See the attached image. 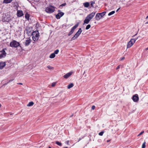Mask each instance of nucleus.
<instances>
[{"mask_svg":"<svg viewBox=\"0 0 148 148\" xmlns=\"http://www.w3.org/2000/svg\"><path fill=\"white\" fill-rule=\"evenodd\" d=\"M95 14V12H93L88 15L84 21V24H88L90 20L93 18Z\"/></svg>","mask_w":148,"mask_h":148,"instance_id":"obj_1","label":"nucleus"},{"mask_svg":"<svg viewBox=\"0 0 148 148\" xmlns=\"http://www.w3.org/2000/svg\"><path fill=\"white\" fill-rule=\"evenodd\" d=\"M33 40L34 41H37L39 37V34L38 31L33 32L32 33Z\"/></svg>","mask_w":148,"mask_h":148,"instance_id":"obj_2","label":"nucleus"},{"mask_svg":"<svg viewBox=\"0 0 148 148\" xmlns=\"http://www.w3.org/2000/svg\"><path fill=\"white\" fill-rule=\"evenodd\" d=\"M10 45L11 47L17 48L20 46V44L16 41L13 40L10 43Z\"/></svg>","mask_w":148,"mask_h":148,"instance_id":"obj_3","label":"nucleus"},{"mask_svg":"<svg viewBox=\"0 0 148 148\" xmlns=\"http://www.w3.org/2000/svg\"><path fill=\"white\" fill-rule=\"evenodd\" d=\"M3 19L4 21L9 22L11 19L10 14L8 13H7L3 14Z\"/></svg>","mask_w":148,"mask_h":148,"instance_id":"obj_4","label":"nucleus"},{"mask_svg":"<svg viewBox=\"0 0 148 148\" xmlns=\"http://www.w3.org/2000/svg\"><path fill=\"white\" fill-rule=\"evenodd\" d=\"M55 11V7L52 6H49L46 8V12L49 13H51Z\"/></svg>","mask_w":148,"mask_h":148,"instance_id":"obj_5","label":"nucleus"},{"mask_svg":"<svg viewBox=\"0 0 148 148\" xmlns=\"http://www.w3.org/2000/svg\"><path fill=\"white\" fill-rule=\"evenodd\" d=\"M138 37L136 39L134 38L131 39L128 42L127 45V47L129 48L132 46L135 42L136 40L138 38Z\"/></svg>","mask_w":148,"mask_h":148,"instance_id":"obj_6","label":"nucleus"},{"mask_svg":"<svg viewBox=\"0 0 148 148\" xmlns=\"http://www.w3.org/2000/svg\"><path fill=\"white\" fill-rule=\"evenodd\" d=\"M106 13V12L104 11L101 13H97L95 16L96 20L97 21L99 20Z\"/></svg>","mask_w":148,"mask_h":148,"instance_id":"obj_7","label":"nucleus"},{"mask_svg":"<svg viewBox=\"0 0 148 148\" xmlns=\"http://www.w3.org/2000/svg\"><path fill=\"white\" fill-rule=\"evenodd\" d=\"M79 25V23H78L72 28L71 30V31L68 34V36H70L73 33L75 30L78 27Z\"/></svg>","mask_w":148,"mask_h":148,"instance_id":"obj_8","label":"nucleus"},{"mask_svg":"<svg viewBox=\"0 0 148 148\" xmlns=\"http://www.w3.org/2000/svg\"><path fill=\"white\" fill-rule=\"evenodd\" d=\"M5 50H7L5 48L0 51V52L1 53L0 54V59L4 58L6 56L7 54L5 52Z\"/></svg>","mask_w":148,"mask_h":148,"instance_id":"obj_9","label":"nucleus"},{"mask_svg":"<svg viewBox=\"0 0 148 148\" xmlns=\"http://www.w3.org/2000/svg\"><path fill=\"white\" fill-rule=\"evenodd\" d=\"M132 99L134 102H137L139 100V97L137 94H135L132 97Z\"/></svg>","mask_w":148,"mask_h":148,"instance_id":"obj_10","label":"nucleus"},{"mask_svg":"<svg viewBox=\"0 0 148 148\" xmlns=\"http://www.w3.org/2000/svg\"><path fill=\"white\" fill-rule=\"evenodd\" d=\"M64 13L62 12H59L56 15V17L57 19H59L64 15Z\"/></svg>","mask_w":148,"mask_h":148,"instance_id":"obj_11","label":"nucleus"},{"mask_svg":"<svg viewBox=\"0 0 148 148\" xmlns=\"http://www.w3.org/2000/svg\"><path fill=\"white\" fill-rule=\"evenodd\" d=\"M17 16L19 17L22 16L23 15V11L20 10L17 11Z\"/></svg>","mask_w":148,"mask_h":148,"instance_id":"obj_12","label":"nucleus"},{"mask_svg":"<svg viewBox=\"0 0 148 148\" xmlns=\"http://www.w3.org/2000/svg\"><path fill=\"white\" fill-rule=\"evenodd\" d=\"M72 72H69L66 74L63 77L64 78L66 79H67L72 75Z\"/></svg>","mask_w":148,"mask_h":148,"instance_id":"obj_13","label":"nucleus"},{"mask_svg":"<svg viewBox=\"0 0 148 148\" xmlns=\"http://www.w3.org/2000/svg\"><path fill=\"white\" fill-rule=\"evenodd\" d=\"M31 42V40L30 39H27L25 41V46H28L29 45V44H30Z\"/></svg>","mask_w":148,"mask_h":148,"instance_id":"obj_14","label":"nucleus"},{"mask_svg":"<svg viewBox=\"0 0 148 148\" xmlns=\"http://www.w3.org/2000/svg\"><path fill=\"white\" fill-rule=\"evenodd\" d=\"M5 62H0V68L2 69L5 66Z\"/></svg>","mask_w":148,"mask_h":148,"instance_id":"obj_15","label":"nucleus"},{"mask_svg":"<svg viewBox=\"0 0 148 148\" xmlns=\"http://www.w3.org/2000/svg\"><path fill=\"white\" fill-rule=\"evenodd\" d=\"M12 1V0H4L3 3L7 4L11 3Z\"/></svg>","mask_w":148,"mask_h":148,"instance_id":"obj_16","label":"nucleus"},{"mask_svg":"<svg viewBox=\"0 0 148 148\" xmlns=\"http://www.w3.org/2000/svg\"><path fill=\"white\" fill-rule=\"evenodd\" d=\"M84 5L85 7L88 8L89 5V3L88 2L85 3H84Z\"/></svg>","mask_w":148,"mask_h":148,"instance_id":"obj_17","label":"nucleus"},{"mask_svg":"<svg viewBox=\"0 0 148 148\" xmlns=\"http://www.w3.org/2000/svg\"><path fill=\"white\" fill-rule=\"evenodd\" d=\"M74 86L73 84V83H71L68 85L67 86V88L68 89H70L71 88H72Z\"/></svg>","mask_w":148,"mask_h":148,"instance_id":"obj_18","label":"nucleus"},{"mask_svg":"<svg viewBox=\"0 0 148 148\" xmlns=\"http://www.w3.org/2000/svg\"><path fill=\"white\" fill-rule=\"evenodd\" d=\"M34 104V103L32 101L30 102H29L28 104L27 105V106H32Z\"/></svg>","mask_w":148,"mask_h":148,"instance_id":"obj_19","label":"nucleus"},{"mask_svg":"<svg viewBox=\"0 0 148 148\" xmlns=\"http://www.w3.org/2000/svg\"><path fill=\"white\" fill-rule=\"evenodd\" d=\"M55 57V55L53 53H52L50 54L49 58H54Z\"/></svg>","mask_w":148,"mask_h":148,"instance_id":"obj_20","label":"nucleus"},{"mask_svg":"<svg viewBox=\"0 0 148 148\" xmlns=\"http://www.w3.org/2000/svg\"><path fill=\"white\" fill-rule=\"evenodd\" d=\"M25 18L27 20L29 19V15L27 13H26L25 14Z\"/></svg>","mask_w":148,"mask_h":148,"instance_id":"obj_21","label":"nucleus"},{"mask_svg":"<svg viewBox=\"0 0 148 148\" xmlns=\"http://www.w3.org/2000/svg\"><path fill=\"white\" fill-rule=\"evenodd\" d=\"M56 143L58 145L61 146H62V143L58 141H56Z\"/></svg>","mask_w":148,"mask_h":148,"instance_id":"obj_22","label":"nucleus"},{"mask_svg":"<svg viewBox=\"0 0 148 148\" xmlns=\"http://www.w3.org/2000/svg\"><path fill=\"white\" fill-rule=\"evenodd\" d=\"M115 12V11H112V12H110V13H108V15L110 16V15L114 14Z\"/></svg>","mask_w":148,"mask_h":148,"instance_id":"obj_23","label":"nucleus"},{"mask_svg":"<svg viewBox=\"0 0 148 148\" xmlns=\"http://www.w3.org/2000/svg\"><path fill=\"white\" fill-rule=\"evenodd\" d=\"M78 37L75 35L71 38V41L75 40V39L77 38Z\"/></svg>","mask_w":148,"mask_h":148,"instance_id":"obj_24","label":"nucleus"},{"mask_svg":"<svg viewBox=\"0 0 148 148\" xmlns=\"http://www.w3.org/2000/svg\"><path fill=\"white\" fill-rule=\"evenodd\" d=\"M59 52V50L58 49H57L54 51L53 53L55 54H57Z\"/></svg>","mask_w":148,"mask_h":148,"instance_id":"obj_25","label":"nucleus"},{"mask_svg":"<svg viewBox=\"0 0 148 148\" xmlns=\"http://www.w3.org/2000/svg\"><path fill=\"white\" fill-rule=\"evenodd\" d=\"M91 5L92 7H93V5L95 4V2L94 1H92L90 2Z\"/></svg>","mask_w":148,"mask_h":148,"instance_id":"obj_26","label":"nucleus"},{"mask_svg":"<svg viewBox=\"0 0 148 148\" xmlns=\"http://www.w3.org/2000/svg\"><path fill=\"white\" fill-rule=\"evenodd\" d=\"M91 27V25L90 24H88L87 25V26H86V30H88V29H89Z\"/></svg>","mask_w":148,"mask_h":148,"instance_id":"obj_27","label":"nucleus"},{"mask_svg":"<svg viewBox=\"0 0 148 148\" xmlns=\"http://www.w3.org/2000/svg\"><path fill=\"white\" fill-rule=\"evenodd\" d=\"M82 29L81 28H79L78 31H77V33H79V34H81V32H82Z\"/></svg>","mask_w":148,"mask_h":148,"instance_id":"obj_28","label":"nucleus"},{"mask_svg":"<svg viewBox=\"0 0 148 148\" xmlns=\"http://www.w3.org/2000/svg\"><path fill=\"white\" fill-rule=\"evenodd\" d=\"M145 142H144L142 145V148H145Z\"/></svg>","mask_w":148,"mask_h":148,"instance_id":"obj_29","label":"nucleus"},{"mask_svg":"<svg viewBox=\"0 0 148 148\" xmlns=\"http://www.w3.org/2000/svg\"><path fill=\"white\" fill-rule=\"evenodd\" d=\"M47 67L50 70H52L53 69V67H52L51 66H47Z\"/></svg>","mask_w":148,"mask_h":148,"instance_id":"obj_30","label":"nucleus"},{"mask_svg":"<svg viewBox=\"0 0 148 148\" xmlns=\"http://www.w3.org/2000/svg\"><path fill=\"white\" fill-rule=\"evenodd\" d=\"M104 132L102 131L99 133V135L100 136H102L103 135Z\"/></svg>","mask_w":148,"mask_h":148,"instance_id":"obj_31","label":"nucleus"},{"mask_svg":"<svg viewBox=\"0 0 148 148\" xmlns=\"http://www.w3.org/2000/svg\"><path fill=\"white\" fill-rule=\"evenodd\" d=\"M56 84V83H54V82L52 84L51 86L52 87H54V86H55Z\"/></svg>","mask_w":148,"mask_h":148,"instance_id":"obj_32","label":"nucleus"},{"mask_svg":"<svg viewBox=\"0 0 148 148\" xmlns=\"http://www.w3.org/2000/svg\"><path fill=\"white\" fill-rule=\"evenodd\" d=\"M75 35L76 36H77L78 37L80 35V34L77 32Z\"/></svg>","mask_w":148,"mask_h":148,"instance_id":"obj_33","label":"nucleus"},{"mask_svg":"<svg viewBox=\"0 0 148 148\" xmlns=\"http://www.w3.org/2000/svg\"><path fill=\"white\" fill-rule=\"evenodd\" d=\"M66 5V3H64L63 4H62L61 5H60V6H65Z\"/></svg>","mask_w":148,"mask_h":148,"instance_id":"obj_34","label":"nucleus"},{"mask_svg":"<svg viewBox=\"0 0 148 148\" xmlns=\"http://www.w3.org/2000/svg\"><path fill=\"white\" fill-rule=\"evenodd\" d=\"M13 80H14V79H12L11 80H10L9 81V82H8V83L5 84V85H6L8 83H9L11 82Z\"/></svg>","mask_w":148,"mask_h":148,"instance_id":"obj_35","label":"nucleus"},{"mask_svg":"<svg viewBox=\"0 0 148 148\" xmlns=\"http://www.w3.org/2000/svg\"><path fill=\"white\" fill-rule=\"evenodd\" d=\"M25 30L27 31V33L28 34H29V33H30V32L28 31V32L27 28L25 29Z\"/></svg>","mask_w":148,"mask_h":148,"instance_id":"obj_36","label":"nucleus"},{"mask_svg":"<svg viewBox=\"0 0 148 148\" xmlns=\"http://www.w3.org/2000/svg\"><path fill=\"white\" fill-rule=\"evenodd\" d=\"M144 132V131H142L138 135V136H139L142 134Z\"/></svg>","mask_w":148,"mask_h":148,"instance_id":"obj_37","label":"nucleus"},{"mask_svg":"<svg viewBox=\"0 0 148 148\" xmlns=\"http://www.w3.org/2000/svg\"><path fill=\"white\" fill-rule=\"evenodd\" d=\"M95 106H92V110H94L95 108Z\"/></svg>","mask_w":148,"mask_h":148,"instance_id":"obj_38","label":"nucleus"},{"mask_svg":"<svg viewBox=\"0 0 148 148\" xmlns=\"http://www.w3.org/2000/svg\"><path fill=\"white\" fill-rule=\"evenodd\" d=\"M119 68H120V66L119 65V66H118L116 68V70H117L118 69H119Z\"/></svg>","mask_w":148,"mask_h":148,"instance_id":"obj_39","label":"nucleus"},{"mask_svg":"<svg viewBox=\"0 0 148 148\" xmlns=\"http://www.w3.org/2000/svg\"><path fill=\"white\" fill-rule=\"evenodd\" d=\"M69 140H67L66 141V143L67 145H69Z\"/></svg>","mask_w":148,"mask_h":148,"instance_id":"obj_40","label":"nucleus"},{"mask_svg":"<svg viewBox=\"0 0 148 148\" xmlns=\"http://www.w3.org/2000/svg\"><path fill=\"white\" fill-rule=\"evenodd\" d=\"M124 59H125V57H123L121 59V60H123Z\"/></svg>","mask_w":148,"mask_h":148,"instance_id":"obj_41","label":"nucleus"},{"mask_svg":"<svg viewBox=\"0 0 148 148\" xmlns=\"http://www.w3.org/2000/svg\"><path fill=\"white\" fill-rule=\"evenodd\" d=\"M120 8H119L116 11V12H118V11L120 10Z\"/></svg>","mask_w":148,"mask_h":148,"instance_id":"obj_42","label":"nucleus"},{"mask_svg":"<svg viewBox=\"0 0 148 148\" xmlns=\"http://www.w3.org/2000/svg\"><path fill=\"white\" fill-rule=\"evenodd\" d=\"M18 84H21V85H22L23 84L22 83H18Z\"/></svg>","mask_w":148,"mask_h":148,"instance_id":"obj_43","label":"nucleus"},{"mask_svg":"<svg viewBox=\"0 0 148 148\" xmlns=\"http://www.w3.org/2000/svg\"><path fill=\"white\" fill-rule=\"evenodd\" d=\"M81 139V138H79V140H78V142L79 141H80Z\"/></svg>","mask_w":148,"mask_h":148,"instance_id":"obj_44","label":"nucleus"},{"mask_svg":"<svg viewBox=\"0 0 148 148\" xmlns=\"http://www.w3.org/2000/svg\"><path fill=\"white\" fill-rule=\"evenodd\" d=\"M148 24V21H147L145 23V24Z\"/></svg>","mask_w":148,"mask_h":148,"instance_id":"obj_45","label":"nucleus"},{"mask_svg":"<svg viewBox=\"0 0 148 148\" xmlns=\"http://www.w3.org/2000/svg\"><path fill=\"white\" fill-rule=\"evenodd\" d=\"M145 50H148V47L147 48H146V49H145Z\"/></svg>","mask_w":148,"mask_h":148,"instance_id":"obj_46","label":"nucleus"},{"mask_svg":"<svg viewBox=\"0 0 148 148\" xmlns=\"http://www.w3.org/2000/svg\"><path fill=\"white\" fill-rule=\"evenodd\" d=\"M146 19H148V15L146 17Z\"/></svg>","mask_w":148,"mask_h":148,"instance_id":"obj_47","label":"nucleus"},{"mask_svg":"<svg viewBox=\"0 0 148 148\" xmlns=\"http://www.w3.org/2000/svg\"><path fill=\"white\" fill-rule=\"evenodd\" d=\"M73 116V115L72 114L71 115L70 117H72Z\"/></svg>","mask_w":148,"mask_h":148,"instance_id":"obj_48","label":"nucleus"},{"mask_svg":"<svg viewBox=\"0 0 148 148\" xmlns=\"http://www.w3.org/2000/svg\"><path fill=\"white\" fill-rule=\"evenodd\" d=\"M49 148H51V147L49 146Z\"/></svg>","mask_w":148,"mask_h":148,"instance_id":"obj_49","label":"nucleus"},{"mask_svg":"<svg viewBox=\"0 0 148 148\" xmlns=\"http://www.w3.org/2000/svg\"><path fill=\"white\" fill-rule=\"evenodd\" d=\"M1 104L0 103V107H1Z\"/></svg>","mask_w":148,"mask_h":148,"instance_id":"obj_50","label":"nucleus"},{"mask_svg":"<svg viewBox=\"0 0 148 148\" xmlns=\"http://www.w3.org/2000/svg\"><path fill=\"white\" fill-rule=\"evenodd\" d=\"M136 34L135 35H134V36H136Z\"/></svg>","mask_w":148,"mask_h":148,"instance_id":"obj_51","label":"nucleus"},{"mask_svg":"<svg viewBox=\"0 0 148 148\" xmlns=\"http://www.w3.org/2000/svg\"><path fill=\"white\" fill-rule=\"evenodd\" d=\"M58 11V12H60V10H59Z\"/></svg>","mask_w":148,"mask_h":148,"instance_id":"obj_52","label":"nucleus"},{"mask_svg":"<svg viewBox=\"0 0 148 148\" xmlns=\"http://www.w3.org/2000/svg\"><path fill=\"white\" fill-rule=\"evenodd\" d=\"M107 142H109V140H108L107 141Z\"/></svg>","mask_w":148,"mask_h":148,"instance_id":"obj_53","label":"nucleus"},{"mask_svg":"<svg viewBox=\"0 0 148 148\" xmlns=\"http://www.w3.org/2000/svg\"><path fill=\"white\" fill-rule=\"evenodd\" d=\"M68 148L67 147H65V148Z\"/></svg>","mask_w":148,"mask_h":148,"instance_id":"obj_54","label":"nucleus"},{"mask_svg":"<svg viewBox=\"0 0 148 148\" xmlns=\"http://www.w3.org/2000/svg\"><path fill=\"white\" fill-rule=\"evenodd\" d=\"M39 0H38V1H39Z\"/></svg>","mask_w":148,"mask_h":148,"instance_id":"obj_55","label":"nucleus"}]
</instances>
